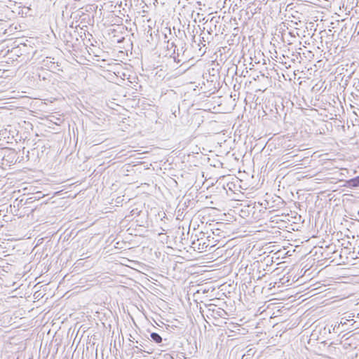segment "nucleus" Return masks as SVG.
Listing matches in <instances>:
<instances>
[{
	"label": "nucleus",
	"mask_w": 359,
	"mask_h": 359,
	"mask_svg": "<svg viewBox=\"0 0 359 359\" xmlns=\"http://www.w3.org/2000/svg\"><path fill=\"white\" fill-rule=\"evenodd\" d=\"M289 215H272L271 210V243H285V236L282 235L280 230L287 228V222H289Z\"/></svg>",
	"instance_id": "1"
},
{
	"label": "nucleus",
	"mask_w": 359,
	"mask_h": 359,
	"mask_svg": "<svg viewBox=\"0 0 359 359\" xmlns=\"http://www.w3.org/2000/svg\"><path fill=\"white\" fill-rule=\"evenodd\" d=\"M269 264L262 262L258 266V276L256 280V285L254 287L255 293H260L263 297L267 298L269 296V276L266 272V268Z\"/></svg>",
	"instance_id": "2"
},
{
	"label": "nucleus",
	"mask_w": 359,
	"mask_h": 359,
	"mask_svg": "<svg viewBox=\"0 0 359 359\" xmlns=\"http://www.w3.org/2000/svg\"><path fill=\"white\" fill-rule=\"evenodd\" d=\"M255 102V109L257 110L258 118L261 120L263 125L267 126L269 121L268 117L269 111V99L266 94L257 95Z\"/></svg>",
	"instance_id": "3"
},
{
	"label": "nucleus",
	"mask_w": 359,
	"mask_h": 359,
	"mask_svg": "<svg viewBox=\"0 0 359 359\" xmlns=\"http://www.w3.org/2000/svg\"><path fill=\"white\" fill-rule=\"evenodd\" d=\"M273 78L274 80V86H273V94L276 95L277 97H281L284 89L283 86L285 84L286 79L283 72H279L278 69H276L274 66L271 68V79ZM272 81L271 80V83Z\"/></svg>",
	"instance_id": "4"
},
{
	"label": "nucleus",
	"mask_w": 359,
	"mask_h": 359,
	"mask_svg": "<svg viewBox=\"0 0 359 359\" xmlns=\"http://www.w3.org/2000/svg\"><path fill=\"white\" fill-rule=\"evenodd\" d=\"M271 210L272 211V215L283 214L289 215L288 213H286L287 210L285 201L280 196L276 194L271 197Z\"/></svg>",
	"instance_id": "5"
},
{
	"label": "nucleus",
	"mask_w": 359,
	"mask_h": 359,
	"mask_svg": "<svg viewBox=\"0 0 359 359\" xmlns=\"http://www.w3.org/2000/svg\"><path fill=\"white\" fill-rule=\"evenodd\" d=\"M271 68H272L273 66L278 69L279 72H283V71L285 69H287L290 67V62L291 60L290 57L285 55H280L279 57H277V56L275 57V58L272 56H271ZM295 59H292V60H294Z\"/></svg>",
	"instance_id": "6"
},
{
	"label": "nucleus",
	"mask_w": 359,
	"mask_h": 359,
	"mask_svg": "<svg viewBox=\"0 0 359 359\" xmlns=\"http://www.w3.org/2000/svg\"><path fill=\"white\" fill-rule=\"evenodd\" d=\"M288 277H286L285 274H283L282 276H273L271 275V297L276 295V287L278 288H283L285 287V284L289 282Z\"/></svg>",
	"instance_id": "7"
},
{
	"label": "nucleus",
	"mask_w": 359,
	"mask_h": 359,
	"mask_svg": "<svg viewBox=\"0 0 359 359\" xmlns=\"http://www.w3.org/2000/svg\"><path fill=\"white\" fill-rule=\"evenodd\" d=\"M258 83L259 88L256 90L257 95H264L268 88L269 79L264 73L259 72V75L255 79Z\"/></svg>",
	"instance_id": "8"
},
{
	"label": "nucleus",
	"mask_w": 359,
	"mask_h": 359,
	"mask_svg": "<svg viewBox=\"0 0 359 359\" xmlns=\"http://www.w3.org/2000/svg\"><path fill=\"white\" fill-rule=\"evenodd\" d=\"M269 25V18L264 16V18L257 22V26L260 30H258V34L261 36V42L263 44L266 36H268V25Z\"/></svg>",
	"instance_id": "9"
},
{
	"label": "nucleus",
	"mask_w": 359,
	"mask_h": 359,
	"mask_svg": "<svg viewBox=\"0 0 359 359\" xmlns=\"http://www.w3.org/2000/svg\"><path fill=\"white\" fill-rule=\"evenodd\" d=\"M286 262H278L274 264L273 268L271 269V275L273 276H282L283 274H286L285 271L286 268Z\"/></svg>",
	"instance_id": "10"
},
{
	"label": "nucleus",
	"mask_w": 359,
	"mask_h": 359,
	"mask_svg": "<svg viewBox=\"0 0 359 359\" xmlns=\"http://www.w3.org/2000/svg\"><path fill=\"white\" fill-rule=\"evenodd\" d=\"M285 0H278V1L271 2V15L277 17L281 13V11L285 6Z\"/></svg>",
	"instance_id": "11"
},
{
	"label": "nucleus",
	"mask_w": 359,
	"mask_h": 359,
	"mask_svg": "<svg viewBox=\"0 0 359 359\" xmlns=\"http://www.w3.org/2000/svg\"><path fill=\"white\" fill-rule=\"evenodd\" d=\"M271 35L272 37H271V47L276 48H286V46L284 43L282 34L275 33L274 34H271Z\"/></svg>",
	"instance_id": "12"
},
{
	"label": "nucleus",
	"mask_w": 359,
	"mask_h": 359,
	"mask_svg": "<svg viewBox=\"0 0 359 359\" xmlns=\"http://www.w3.org/2000/svg\"><path fill=\"white\" fill-rule=\"evenodd\" d=\"M278 299V298L277 297L271 298V302L273 300H277ZM281 304L282 303H280V304ZM283 308L284 306H280V304H278L276 302H271V319L279 316L280 313L283 312L282 309Z\"/></svg>",
	"instance_id": "13"
},
{
	"label": "nucleus",
	"mask_w": 359,
	"mask_h": 359,
	"mask_svg": "<svg viewBox=\"0 0 359 359\" xmlns=\"http://www.w3.org/2000/svg\"><path fill=\"white\" fill-rule=\"evenodd\" d=\"M281 247L283 248V249H281V251L271 254V269L273 268L274 264L277 261H278L280 259L285 258V255L287 254V252L285 248V245H281Z\"/></svg>",
	"instance_id": "14"
},
{
	"label": "nucleus",
	"mask_w": 359,
	"mask_h": 359,
	"mask_svg": "<svg viewBox=\"0 0 359 359\" xmlns=\"http://www.w3.org/2000/svg\"><path fill=\"white\" fill-rule=\"evenodd\" d=\"M40 196H36L35 195H33L29 198H27L25 202H23V205H26V207L27 209H30L31 213L34 212L37 209V205L32 206V205L35 203L36 201H38L40 199Z\"/></svg>",
	"instance_id": "15"
},
{
	"label": "nucleus",
	"mask_w": 359,
	"mask_h": 359,
	"mask_svg": "<svg viewBox=\"0 0 359 359\" xmlns=\"http://www.w3.org/2000/svg\"><path fill=\"white\" fill-rule=\"evenodd\" d=\"M269 201L267 199H264L262 201H259L255 203L254 208L258 210L260 213L266 215V216L269 212H266Z\"/></svg>",
	"instance_id": "16"
},
{
	"label": "nucleus",
	"mask_w": 359,
	"mask_h": 359,
	"mask_svg": "<svg viewBox=\"0 0 359 359\" xmlns=\"http://www.w3.org/2000/svg\"><path fill=\"white\" fill-rule=\"evenodd\" d=\"M150 339L161 346H165V342L167 341L166 339H163L158 333L154 332L150 333Z\"/></svg>",
	"instance_id": "17"
},
{
	"label": "nucleus",
	"mask_w": 359,
	"mask_h": 359,
	"mask_svg": "<svg viewBox=\"0 0 359 359\" xmlns=\"http://www.w3.org/2000/svg\"><path fill=\"white\" fill-rule=\"evenodd\" d=\"M278 134V133H276L273 134V137H271L270 138V140H271V144H274L275 145V148H276V144H278V146L279 145H283V142H285V140L283 137H276V135Z\"/></svg>",
	"instance_id": "18"
},
{
	"label": "nucleus",
	"mask_w": 359,
	"mask_h": 359,
	"mask_svg": "<svg viewBox=\"0 0 359 359\" xmlns=\"http://www.w3.org/2000/svg\"><path fill=\"white\" fill-rule=\"evenodd\" d=\"M283 48H276L271 47V56L275 58L276 56L277 57H279V55H285L284 52H285V50H283Z\"/></svg>",
	"instance_id": "19"
},
{
	"label": "nucleus",
	"mask_w": 359,
	"mask_h": 359,
	"mask_svg": "<svg viewBox=\"0 0 359 359\" xmlns=\"http://www.w3.org/2000/svg\"><path fill=\"white\" fill-rule=\"evenodd\" d=\"M274 102H275L276 113L279 114V109L283 111V108H284L281 97H277V100H275Z\"/></svg>",
	"instance_id": "20"
},
{
	"label": "nucleus",
	"mask_w": 359,
	"mask_h": 359,
	"mask_svg": "<svg viewBox=\"0 0 359 359\" xmlns=\"http://www.w3.org/2000/svg\"><path fill=\"white\" fill-rule=\"evenodd\" d=\"M269 173V170H267V164L266 165L265 168L263 166L261 169V177H263L262 179V183L266 180V182L268 183V175Z\"/></svg>",
	"instance_id": "21"
},
{
	"label": "nucleus",
	"mask_w": 359,
	"mask_h": 359,
	"mask_svg": "<svg viewBox=\"0 0 359 359\" xmlns=\"http://www.w3.org/2000/svg\"><path fill=\"white\" fill-rule=\"evenodd\" d=\"M348 184L349 187H359V175L355 177H353L352 179H350L348 182H347Z\"/></svg>",
	"instance_id": "22"
},
{
	"label": "nucleus",
	"mask_w": 359,
	"mask_h": 359,
	"mask_svg": "<svg viewBox=\"0 0 359 359\" xmlns=\"http://www.w3.org/2000/svg\"><path fill=\"white\" fill-rule=\"evenodd\" d=\"M268 302H269V300L265 301L264 305L259 307V309L257 310L258 315H259V316L264 315V313L269 308V304H267Z\"/></svg>",
	"instance_id": "23"
},
{
	"label": "nucleus",
	"mask_w": 359,
	"mask_h": 359,
	"mask_svg": "<svg viewBox=\"0 0 359 359\" xmlns=\"http://www.w3.org/2000/svg\"><path fill=\"white\" fill-rule=\"evenodd\" d=\"M284 244L285 243H277V245H271V254H273V252H278L279 251H281V249H283L281 245H284Z\"/></svg>",
	"instance_id": "24"
},
{
	"label": "nucleus",
	"mask_w": 359,
	"mask_h": 359,
	"mask_svg": "<svg viewBox=\"0 0 359 359\" xmlns=\"http://www.w3.org/2000/svg\"><path fill=\"white\" fill-rule=\"evenodd\" d=\"M259 1H260V6L258 7V8L259 10V13L261 12V11L263 10L264 13L265 12L267 11V9H268L267 3L269 1V0H259Z\"/></svg>",
	"instance_id": "25"
},
{
	"label": "nucleus",
	"mask_w": 359,
	"mask_h": 359,
	"mask_svg": "<svg viewBox=\"0 0 359 359\" xmlns=\"http://www.w3.org/2000/svg\"><path fill=\"white\" fill-rule=\"evenodd\" d=\"M274 355V359H280L283 356V352L278 348H276V350L273 351V354L271 353V356Z\"/></svg>",
	"instance_id": "26"
},
{
	"label": "nucleus",
	"mask_w": 359,
	"mask_h": 359,
	"mask_svg": "<svg viewBox=\"0 0 359 359\" xmlns=\"http://www.w3.org/2000/svg\"><path fill=\"white\" fill-rule=\"evenodd\" d=\"M223 313H225L224 310H223L220 308H218L217 310H215V309L212 310V315L214 316V317H216V316L222 317Z\"/></svg>",
	"instance_id": "27"
},
{
	"label": "nucleus",
	"mask_w": 359,
	"mask_h": 359,
	"mask_svg": "<svg viewBox=\"0 0 359 359\" xmlns=\"http://www.w3.org/2000/svg\"><path fill=\"white\" fill-rule=\"evenodd\" d=\"M173 48V54L175 55L176 51H179V49L177 48V45L174 43V42H172L170 43V45H168V49H172Z\"/></svg>",
	"instance_id": "28"
},
{
	"label": "nucleus",
	"mask_w": 359,
	"mask_h": 359,
	"mask_svg": "<svg viewBox=\"0 0 359 359\" xmlns=\"http://www.w3.org/2000/svg\"><path fill=\"white\" fill-rule=\"evenodd\" d=\"M175 36L179 38H182L183 36H186L185 32L184 30H180V29L177 30V33L175 32Z\"/></svg>",
	"instance_id": "29"
},
{
	"label": "nucleus",
	"mask_w": 359,
	"mask_h": 359,
	"mask_svg": "<svg viewBox=\"0 0 359 359\" xmlns=\"http://www.w3.org/2000/svg\"><path fill=\"white\" fill-rule=\"evenodd\" d=\"M353 86L356 90L359 91V79H354Z\"/></svg>",
	"instance_id": "30"
},
{
	"label": "nucleus",
	"mask_w": 359,
	"mask_h": 359,
	"mask_svg": "<svg viewBox=\"0 0 359 359\" xmlns=\"http://www.w3.org/2000/svg\"><path fill=\"white\" fill-rule=\"evenodd\" d=\"M133 348L134 349V352L137 354L142 353L143 351L142 349L138 346H135Z\"/></svg>",
	"instance_id": "31"
},
{
	"label": "nucleus",
	"mask_w": 359,
	"mask_h": 359,
	"mask_svg": "<svg viewBox=\"0 0 359 359\" xmlns=\"http://www.w3.org/2000/svg\"><path fill=\"white\" fill-rule=\"evenodd\" d=\"M179 57H180V53H179V52L177 51V55H175V56L173 57V58H174V61H175V62H177V63H180V62L182 61V60L179 58Z\"/></svg>",
	"instance_id": "32"
},
{
	"label": "nucleus",
	"mask_w": 359,
	"mask_h": 359,
	"mask_svg": "<svg viewBox=\"0 0 359 359\" xmlns=\"http://www.w3.org/2000/svg\"><path fill=\"white\" fill-rule=\"evenodd\" d=\"M23 202H25V201L23 199H20L18 203V207H23V209H27L26 207V205H23Z\"/></svg>",
	"instance_id": "33"
},
{
	"label": "nucleus",
	"mask_w": 359,
	"mask_h": 359,
	"mask_svg": "<svg viewBox=\"0 0 359 359\" xmlns=\"http://www.w3.org/2000/svg\"><path fill=\"white\" fill-rule=\"evenodd\" d=\"M198 53L201 54V55H204L205 53V50H202V48H200L199 50H198Z\"/></svg>",
	"instance_id": "34"
},
{
	"label": "nucleus",
	"mask_w": 359,
	"mask_h": 359,
	"mask_svg": "<svg viewBox=\"0 0 359 359\" xmlns=\"http://www.w3.org/2000/svg\"><path fill=\"white\" fill-rule=\"evenodd\" d=\"M210 23H216V22H217V19H216V18H215V17H212V18H211V20H210Z\"/></svg>",
	"instance_id": "35"
},
{
	"label": "nucleus",
	"mask_w": 359,
	"mask_h": 359,
	"mask_svg": "<svg viewBox=\"0 0 359 359\" xmlns=\"http://www.w3.org/2000/svg\"><path fill=\"white\" fill-rule=\"evenodd\" d=\"M279 325L278 323H274V325H273V328L275 329V330H278L279 328Z\"/></svg>",
	"instance_id": "36"
},
{
	"label": "nucleus",
	"mask_w": 359,
	"mask_h": 359,
	"mask_svg": "<svg viewBox=\"0 0 359 359\" xmlns=\"http://www.w3.org/2000/svg\"><path fill=\"white\" fill-rule=\"evenodd\" d=\"M205 243H203V246H202L201 248H200V245H201V243H199L198 244V249H202V250H203V249H204V247H203V246H204V245H205Z\"/></svg>",
	"instance_id": "37"
},
{
	"label": "nucleus",
	"mask_w": 359,
	"mask_h": 359,
	"mask_svg": "<svg viewBox=\"0 0 359 359\" xmlns=\"http://www.w3.org/2000/svg\"><path fill=\"white\" fill-rule=\"evenodd\" d=\"M192 245H196V241L195 240H194L191 243Z\"/></svg>",
	"instance_id": "38"
},
{
	"label": "nucleus",
	"mask_w": 359,
	"mask_h": 359,
	"mask_svg": "<svg viewBox=\"0 0 359 359\" xmlns=\"http://www.w3.org/2000/svg\"><path fill=\"white\" fill-rule=\"evenodd\" d=\"M184 46L181 47V50H183V53H185V50H184Z\"/></svg>",
	"instance_id": "39"
},
{
	"label": "nucleus",
	"mask_w": 359,
	"mask_h": 359,
	"mask_svg": "<svg viewBox=\"0 0 359 359\" xmlns=\"http://www.w3.org/2000/svg\"><path fill=\"white\" fill-rule=\"evenodd\" d=\"M184 46L181 47V50H183V53H185V50H184Z\"/></svg>",
	"instance_id": "40"
},
{
	"label": "nucleus",
	"mask_w": 359,
	"mask_h": 359,
	"mask_svg": "<svg viewBox=\"0 0 359 359\" xmlns=\"http://www.w3.org/2000/svg\"><path fill=\"white\" fill-rule=\"evenodd\" d=\"M263 64H266V60H265V58H263Z\"/></svg>",
	"instance_id": "41"
},
{
	"label": "nucleus",
	"mask_w": 359,
	"mask_h": 359,
	"mask_svg": "<svg viewBox=\"0 0 359 359\" xmlns=\"http://www.w3.org/2000/svg\"><path fill=\"white\" fill-rule=\"evenodd\" d=\"M164 36H165V39H166L168 37L167 34H164Z\"/></svg>",
	"instance_id": "42"
},
{
	"label": "nucleus",
	"mask_w": 359,
	"mask_h": 359,
	"mask_svg": "<svg viewBox=\"0 0 359 359\" xmlns=\"http://www.w3.org/2000/svg\"><path fill=\"white\" fill-rule=\"evenodd\" d=\"M278 1V0H271V2Z\"/></svg>",
	"instance_id": "43"
},
{
	"label": "nucleus",
	"mask_w": 359,
	"mask_h": 359,
	"mask_svg": "<svg viewBox=\"0 0 359 359\" xmlns=\"http://www.w3.org/2000/svg\"><path fill=\"white\" fill-rule=\"evenodd\" d=\"M168 32H169V34H171V30H170V29H168Z\"/></svg>",
	"instance_id": "44"
},
{
	"label": "nucleus",
	"mask_w": 359,
	"mask_h": 359,
	"mask_svg": "<svg viewBox=\"0 0 359 359\" xmlns=\"http://www.w3.org/2000/svg\"><path fill=\"white\" fill-rule=\"evenodd\" d=\"M340 324H342V325L346 324V322L342 323V322L341 321V322H340Z\"/></svg>",
	"instance_id": "45"
},
{
	"label": "nucleus",
	"mask_w": 359,
	"mask_h": 359,
	"mask_svg": "<svg viewBox=\"0 0 359 359\" xmlns=\"http://www.w3.org/2000/svg\"><path fill=\"white\" fill-rule=\"evenodd\" d=\"M262 55H263V57H266V55H264V53H262Z\"/></svg>",
	"instance_id": "46"
},
{
	"label": "nucleus",
	"mask_w": 359,
	"mask_h": 359,
	"mask_svg": "<svg viewBox=\"0 0 359 359\" xmlns=\"http://www.w3.org/2000/svg\"><path fill=\"white\" fill-rule=\"evenodd\" d=\"M262 55H263V57H266V55H264V53H262Z\"/></svg>",
	"instance_id": "47"
},
{
	"label": "nucleus",
	"mask_w": 359,
	"mask_h": 359,
	"mask_svg": "<svg viewBox=\"0 0 359 359\" xmlns=\"http://www.w3.org/2000/svg\"><path fill=\"white\" fill-rule=\"evenodd\" d=\"M262 55H263V57H266V55H264V53H262Z\"/></svg>",
	"instance_id": "48"
}]
</instances>
